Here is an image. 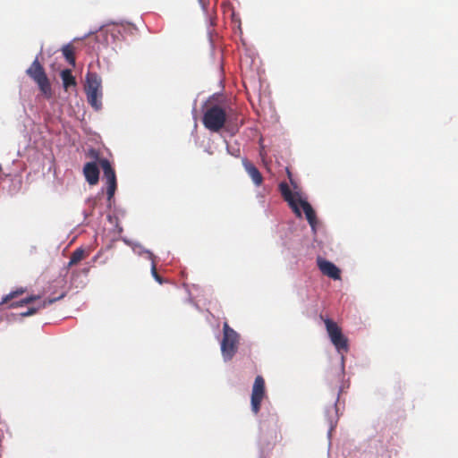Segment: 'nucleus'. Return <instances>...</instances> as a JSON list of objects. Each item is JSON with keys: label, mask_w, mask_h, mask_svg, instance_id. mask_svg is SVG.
I'll use <instances>...</instances> for the list:
<instances>
[{"label": "nucleus", "mask_w": 458, "mask_h": 458, "mask_svg": "<svg viewBox=\"0 0 458 458\" xmlns=\"http://www.w3.org/2000/svg\"><path fill=\"white\" fill-rule=\"evenodd\" d=\"M318 266L319 270L328 277L337 280L340 279V269L331 261L318 258Z\"/></svg>", "instance_id": "nucleus-10"}, {"label": "nucleus", "mask_w": 458, "mask_h": 458, "mask_svg": "<svg viewBox=\"0 0 458 458\" xmlns=\"http://www.w3.org/2000/svg\"><path fill=\"white\" fill-rule=\"evenodd\" d=\"M298 200V206L301 207L309 225H312V223H317L316 212L313 209L312 206L309 203V201L302 198H299Z\"/></svg>", "instance_id": "nucleus-15"}, {"label": "nucleus", "mask_w": 458, "mask_h": 458, "mask_svg": "<svg viewBox=\"0 0 458 458\" xmlns=\"http://www.w3.org/2000/svg\"><path fill=\"white\" fill-rule=\"evenodd\" d=\"M63 86L67 90L71 86L76 85V81L70 69H64L61 73Z\"/></svg>", "instance_id": "nucleus-16"}, {"label": "nucleus", "mask_w": 458, "mask_h": 458, "mask_svg": "<svg viewBox=\"0 0 458 458\" xmlns=\"http://www.w3.org/2000/svg\"><path fill=\"white\" fill-rule=\"evenodd\" d=\"M62 53L65 58V60L72 66H75V58H74V55H73V52H72V49L71 47V44H66L64 46H63L62 47Z\"/></svg>", "instance_id": "nucleus-17"}, {"label": "nucleus", "mask_w": 458, "mask_h": 458, "mask_svg": "<svg viewBox=\"0 0 458 458\" xmlns=\"http://www.w3.org/2000/svg\"><path fill=\"white\" fill-rule=\"evenodd\" d=\"M265 395V380L261 376L255 377L251 397H250V408L254 414H258L260 410V404Z\"/></svg>", "instance_id": "nucleus-6"}, {"label": "nucleus", "mask_w": 458, "mask_h": 458, "mask_svg": "<svg viewBox=\"0 0 458 458\" xmlns=\"http://www.w3.org/2000/svg\"><path fill=\"white\" fill-rule=\"evenodd\" d=\"M377 458H392V455L388 451H385L381 454H378Z\"/></svg>", "instance_id": "nucleus-22"}, {"label": "nucleus", "mask_w": 458, "mask_h": 458, "mask_svg": "<svg viewBox=\"0 0 458 458\" xmlns=\"http://www.w3.org/2000/svg\"><path fill=\"white\" fill-rule=\"evenodd\" d=\"M108 220L111 222L112 221V216H108Z\"/></svg>", "instance_id": "nucleus-31"}, {"label": "nucleus", "mask_w": 458, "mask_h": 458, "mask_svg": "<svg viewBox=\"0 0 458 458\" xmlns=\"http://www.w3.org/2000/svg\"><path fill=\"white\" fill-rule=\"evenodd\" d=\"M26 73L38 85L40 91L49 98L51 97V86L43 66L38 62V55L27 69Z\"/></svg>", "instance_id": "nucleus-3"}, {"label": "nucleus", "mask_w": 458, "mask_h": 458, "mask_svg": "<svg viewBox=\"0 0 458 458\" xmlns=\"http://www.w3.org/2000/svg\"><path fill=\"white\" fill-rule=\"evenodd\" d=\"M84 250L81 248L76 249L71 256L70 261L68 263V266H72L76 263H78L81 259L83 258Z\"/></svg>", "instance_id": "nucleus-18"}, {"label": "nucleus", "mask_w": 458, "mask_h": 458, "mask_svg": "<svg viewBox=\"0 0 458 458\" xmlns=\"http://www.w3.org/2000/svg\"><path fill=\"white\" fill-rule=\"evenodd\" d=\"M23 292V288H20L19 290L11 292L10 293L6 294L2 298L0 304L6 303L9 300L18 296L19 294H21Z\"/></svg>", "instance_id": "nucleus-19"}, {"label": "nucleus", "mask_w": 458, "mask_h": 458, "mask_svg": "<svg viewBox=\"0 0 458 458\" xmlns=\"http://www.w3.org/2000/svg\"><path fill=\"white\" fill-rule=\"evenodd\" d=\"M340 392H341V389L339 390V392L337 394V398H336L334 405L329 406V407H327L325 410V416H326L327 420L328 425H329V428H328V431H327L328 437H330L333 429L335 428V427L337 424V420H338V408H337L336 403H337V402L339 400Z\"/></svg>", "instance_id": "nucleus-11"}, {"label": "nucleus", "mask_w": 458, "mask_h": 458, "mask_svg": "<svg viewBox=\"0 0 458 458\" xmlns=\"http://www.w3.org/2000/svg\"><path fill=\"white\" fill-rule=\"evenodd\" d=\"M327 331L330 338L331 343L335 347L338 352L348 351V340L342 333L341 328L337 324L331 319L327 318L325 320Z\"/></svg>", "instance_id": "nucleus-5"}, {"label": "nucleus", "mask_w": 458, "mask_h": 458, "mask_svg": "<svg viewBox=\"0 0 458 458\" xmlns=\"http://www.w3.org/2000/svg\"><path fill=\"white\" fill-rule=\"evenodd\" d=\"M290 182H291L292 185H293L294 188H296V185L294 184L293 181L291 178H290Z\"/></svg>", "instance_id": "nucleus-27"}, {"label": "nucleus", "mask_w": 458, "mask_h": 458, "mask_svg": "<svg viewBox=\"0 0 458 458\" xmlns=\"http://www.w3.org/2000/svg\"><path fill=\"white\" fill-rule=\"evenodd\" d=\"M90 33H91V32H89V33H88V34L84 35L83 38H87V36H89Z\"/></svg>", "instance_id": "nucleus-32"}, {"label": "nucleus", "mask_w": 458, "mask_h": 458, "mask_svg": "<svg viewBox=\"0 0 458 458\" xmlns=\"http://www.w3.org/2000/svg\"><path fill=\"white\" fill-rule=\"evenodd\" d=\"M312 233L315 234L317 233V223H312V225H310Z\"/></svg>", "instance_id": "nucleus-25"}, {"label": "nucleus", "mask_w": 458, "mask_h": 458, "mask_svg": "<svg viewBox=\"0 0 458 458\" xmlns=\"http://www.w3.org/2000/svg\"><path fill=\"white\" fill-rule=\"evenodd\" d=\"M122 241L128 246L131 247L132 251L140 256L143 253L148 254V259L154 260V254L148 249H145L140 242L131 241L126 237H123Z\"/></svg>", "instance_id": "nucleus-14"}, {"label": "nucleus", "mask_w": 458, "mask_h": 458, "mask_svg": "<svg viewBox=\"0 0 458 458\" xmlns=\"http://www.w3.org/2000/svg\"><path fill=\"white\" fill-rule=\"evenodd\" d=\"M99 164L103 169L104 177L106 180L107 183V199L111 200L114 195L117 187L115 172L108 159L102 158L99 160Z\"/></svg>", "instance_id": "nucleus-7"}, {"label": "nucleus", "mask_w": 458, "mask_h": 458, "mask_svg": "<svg viewBox=\"0 0 458 458\" xmlns=\"http://www.w3.org/2000/svg\"><path fill=\"white\" fill-rule=\"evenodd\" d=\"M196 103H197V100H194V106H193V110L195 111L196 109Z\"/></svg>", "instance_id": "nucleus-28"}, {"label": "nucleus", "mask_w": 458, "mask_h": 458, "mask_svg": "<svg viewBox=\"0 0 458 458\" xmlns=\"http://www.w3.org/2000/svg\"><path fill=\"white\" fill-rule=\"evenodd\" d=\"M242 165L253 183L257 186L260 185L262 183L263 177L259 169L246 158L242 159Z\"/></svg>", "instance_id": "nucleus-13"}, {"label": "nucleus", "mask_w": 458, "mask_h": 458, "mask_svg": "<svg viewBox=\"0 0 458 458\" xmlns=\"http://www.w3.org/2000/svg\"><path fill=\"white\" fill-rule=\"evenodd\" d=\"M87 203H89V204L90 205V207H91L92 208H95V206H96V199H93V198H89V199H87Z\"/></svg>", "instance_id": "nucleus-23"}, {"label": "nucleus", "mask_w": 458, "mask_h": 458, "mask_svg": "<svg viewBox=\"0 0 458 458\" xmlns=\"http://www.w3.org/2000/svg\"><path fill=\"white\" fill-rule=\"evenodd\" d=\"M151 275L152 276L154 277V279L158 283V284H163V279L162 277L157 274V268H156V265H155V261L152 260L151 261Z\"/></svg>", "instance_id": "nucleus-20"}, {"label": "nucleus", "mask_w": 458, "mask_h": 458, "mask_svg": "<svg viewBox=\"0 0 458 458\" xmlns=\"http://www.w3.org/2000/svg\"><path fill=\"white\" fill-rule=\"evenodd\" d=\"M202 120L207 129L216 132L224 127L226 121V114L221 106L215 105L204 113Z\"/></svg>", "instance_id": "nucleus-4"}, {"label": "nucleus", "mask_w": 458, "mask_h": 458, "mask_svg": "<svg viewBox=\"0 0 458 458\" xmlns=\"http://www.w3.org/2000/svg\"><path fill=\"white\" fill-rule=\"evenodd\" d=\"M264 428V424L263 423H260V429L262 430Z\"/></svg>", "instance_id": "nucleus-29"}, {"label": "nucleus", "mask_w": 458, "mask_h": 458, "mask_svg": "<svg viewBox=\"0 0 458 458\" xmlns=\"http://www.w3.org/2000/svg\"><path fill=\"white\" fill-rule=\"evenodd\" d=\"M279 187L284 199L288 202L296 216L301 218L302 216V213L298 206V199L299 198H301L300 192L296 191L293 193L286 182H281Z\"/></svg>", "instance_id": "nucleus-9"}, {"label": "nucleus", "mask_w": 458, "mask_h": 458, "mask_svg": "<svg viewBox=\"0 0 458 458\" xmlns=\"http://www.w3.org/2000/svg\"><path fill=\"white\" fill-rule=\"evenodd\" d=\"M239 342V334L225 322L223 325V338L220 348L223 360L225 362L231 360L237 352Z\"/></svg>", "instance_id": "nucleus-2"}, {"label": "nucleus", "mask_w": 458, "mask_h": 458, "mask_svg": "<svg viewBox=\"0 0 458 458\" xmlns=\"http://www.w3.org/2000/svg\"><path fill=\"white\" fill-rule=\"evenodd\" d=\"M90 215H92V213H91V212H90V213H88V212H86V211H83V216H84V217H88V216H90Z\"/></svg>", "instance_id": "nucleus-26"}, {"label": "nucleus", "mask_w": 458, "mask_h": 458, "mask_svg": "<svg viewBox=\"0 0 458 458\" xmlns=\"http://www.w3.org/2000/svg\"><path fill=\"white\" fill-rule=\"evenodd\" d=\"M101 83L102 80L98 73L91 72H87L84 90L88 103L96 111H99L102 108Z\"/></svg>", "instance_id": "nucleus-1"}, {"label": "nucleus", "mask_w": 458, "mask_h": 458, "mask_svg": "<svg viewBox=\"0 0 458 458\" xmlns=\"http://www.w3.org/2000/svg\"><path fill=\"white\" fill-rule=\"evenodd\" d=\"M42 51H43V47L41 46V48H40V52H39V54H41V53H42Z\"/></svg>", "instance_id": "nucleus-33"}, {"label": "nucleus", "mask_w": 458, "mask_h": 458, "mask_svg": "<svg viewBox=\"0 0 458 458\" xmlns=\"http://www.w3.org/2000/svg\"><path fill=\"white\" fill-rule=\"evenodd\" d=\"M35 313H36V309H33L31 306L26 311L21 312L20 316L21 318H24V317H29V316L34 315Z\"/></svg>", "instance_id": "nucleus-21"}, {"label": "nucleus", "mask_w": 458, "mask_h": 458, "mask_svg": "<svg viewBox=\"0 0 458 458\" xmlns=\"http://www.w3.org/2000/svg\"><path fill=\"white\" fill-rule=\"evenodd\" d=\"M341 374H344V355L341 356V369H340Z\"/></svg>", "instance_id": "nucleus-24"}, {"label": "nucleus", "mask_w": 458, "mask_h": 458, "mask_svg": "<svg viewBox=\"0 0 458 458\" xmlns=\"http://www.w3.org/2000/svg\"><path fill=\"white\" fill-rule=\"evenodd\" d=\"M64 296H65V293H63L57 297L48 298L47 300L42 301V300H40L39 295L32 294L30 296L21 299V301H17L16 303H13L12 306L18 307V306H23V305H26L29 303H33L32 308L36 309V313H37L39 310L45 309L47 305H50L57 301L63 299Z\"/></svg>", "instance_id": "nucleus-8"}, {"label": "nucleus", "mask_w": 458, "mask_h": 458, "mask_svg": "<svg viewBox=\"0 0 458 458\" xmlns=\"http://www.w3.org/2000/svg\"><path fill=\"white\" fill-rule=\"evenodd\" d=\"M287 174H288V176L291 177V173L288 169H287Z\"/></svg>", "instance_id": "nucleus-30"}, {"label": "nucleus", "mask_w": 458, "mask_h": 458, "mask_svg": "<svg viewBox=\"0 0 458 458\" xmlns=\"http://www.w3.org/2000/svg\"><path fill=\"white\" fill-rule=\"evenodd\" d=\"M83 174L89 185H95L99 179V169L95 162H88L83 167Z\"/></svg>", "instance_id": "nucleus-12"}]
</instances>
